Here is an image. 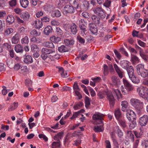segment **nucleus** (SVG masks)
I'll list each match as a JSON object with an SVG mask.
<instances>
[{
    "label": "nucleus",
    "mask_w": 148,
    "mask_h": 148,
    "mask_svg": "<svg viewBox=\"0 0 148 148\" xmlns=\"http://www.w3.org/2000/svg\"><path fill=\"white\" fill-rule=\"evenodd\" d=\"M106 95H107V99L109 102L110 106H113L115 103V99L110 91L108 90L106 91H104L102 92H100L98 94V96L100 99H103L105 97Z\"/></svg>",
    "instance_id": "obj_1"
},
{
    "label": "nucleus",
    "mask_w": 148,
    "mask_h": 148,
    "mask_svg": "<svg viewBox=\"0 0 148 148\" xmlns=\"http://www.w3.org/2000/svg\"><path fill=\"white\" fill-rule=\"evenodd\" d=\"M130 103L131 105L137 110L139 111L143 108V102L137 98H132L130 100Z\"/></svg>",
    "instance_id": "obj_2"
},
{
    "label": "nucleus",
    "mask_w": 148,
    "mask_h": 148,
    "mask_svg": "<svg viewBox=\"0 0 148 148\" xmlns=\"http://www.w3.org/2000/svg\"><path fill=\"white\" fill-rule=\"evenodd\" d=\"M129 77L132 82L135 84H138L140 82L139 79L134 74L133 67L131 66H130L126 69Z\"/></svg>",
    "instance_id": "obj_3"
},
{
    "label": "nucleus",
    "mask_w": 148,
    "mask_h": 148,
    "mask_svg": "<svg viewBox=\"0 0 148 148\" xmlns=\"http://www.w3.org/2000/svg\"><path fill=\"white\" fill-rule=\"evenodd\" d=\"M136 71L138 74L143 78H145L148 75V71L144 68L143 64H139L137 65Z\"/></svg>",
    "instance_id": "obj_4"
},
{
    "label": "nucleus",
    "mask_w": 148,
    "mask_h": 148,
    "mask_svg": "<svg viewBox=\"0 0 148 148\" xmlns=\"http://www.w3.org/2000/svg\"><path fill=\"white\" fill-rule=\"evenodd\" d=\"M93 11L95 14L99 16L101 19H103L106 17V12L101 6L95 8L93 10Z\"/></svg>",
    "instance_id": "obj_5"
},
{
    "label": "nucleus",
    "mask_w": 148,
    "mask_h": 148,
    "mask_svg": "<svg viewBox=\"0 0 148 148\" xmlns=\"http://www.w3.org/2000/svg\"><path fill=\"white\" fill-rule=\"evenodd\" d=\"M77 8H75L73 5H67L64 8L63 11L66 14H72L74 13Z\"/></svg>",
    "instance_id": "obj_6"
},
{
    "label": "nucleus",
    "mask_w": 148,
    "mask_h": 148,
    "mask_svg": "<svg viewBox=\"0 0 148 148\" xmlns=\"http://www.w3.org/2000/svg\"><path fill=\"white\" fill-rule=\"evenodd\" d=\"M139 123L142 126H145L148 123V115H144L139 118Z\"/></svg>",
    "instance_id": "obj_7"
},
{
    "label": "nucleus",
    "mask_w": 148,
    "mask_h": 148,
    "mask_svg": "<svg viewBox=\"0 0 148 148\" xmlns=\"http://www.w3.org/2000/svg\"><path fill=\"white\" fill-rule=\"evenodd\" d=\"M123 80L125 87L127 91H132L134 88L133 86L125 79L123 78Z\"/></svg>",
    "instance_id": "obj_8"
},
{
    "label": "nucleus",
    "mask_w": 148,
    "mask_h": 148,
    "mask_svg": "<svg viewBox=\"0 0 148 148\" xmlns=\"http://www.w3.org/2000/svg\"><path fill=\"white\" fill-rule=\"evenodd\" d=\"M104 115L99 112H95L92 116V118L95 120H100V122L102 123Z\"/></svg>",
    "instance_id": "obj_9"
},
{
    "label": "nucleus",
    "mask_w": 148,
    "mask_h": 148,
    "mask_svg": "<svg viewBox=\"0 0 148 148\" xmlns=\"http://www.w3.org/2000/svg\"><path fill=\"white\" fill-rule=\"evenodd\" d=\"M41 52L47 55H50L49 56H54L53 55L56 53L54 49H50L45 48H43L42 49Z\"/></svg>",
    "instance_id": "obj_10"
},
{
    "label": "nucleus",
    "mask_w": 148,
    "mask_h": 148,
    "mask_svg": "<svg viewBox=\"0 0 148 148\" xmlns=\"http://www.w3.org/2000/svg\"><path fill=\"white\" fill-rule=\"evenodd\" d=\"M126 117L129 121L136 119V115L133 110H130L126 113Z\"/></svg>",
    "instance_id": "obj_11"
},
{
    "label": "nucleus",
    "mask_w": 148,
    "mask_h": 148,
    "mask_svg": "<svg viewBox=\"0 0 148 148\" xmlns=\"http://www.w3.org/2000/svg\"><path fill=\"white\" fill-rule=\"evenodd\" d=\"M114 66L119 77L121 78H122L123 77L124 74L123 71L122 69H120L116 64H114Z\"/></svg>",
    "instance_id": "obj_12"
},
{
    "label": "nucleus",
    "mask_w": 148,
    "mask_h": 148,
    "mask_svg": "<svg viewBox=\"0 0 148 148\" xmlns=\"http://www.w3.org/2000/svg\"><path fill=\"white\" fill-rule=\"evenodd\" d=\"M145 87L143 86H140L137 88V92L139 95L142 97H145Z\"/></svg>",
    "instance_id": "obj_13"
},
{
    "label": "nucleus",
    "mask_w": 148,
    "mask_h": 148,
    "mask_svg": "<svg viewBox=\"0 0 148 148\" xmlns=\"http://www.w3.org/2000/svg\"><path fill=\"white\" fill-rule=\"evenodd\" d=\"M89 30L94 34L97 33L98 32L97 26L95 24L91 23L89 24Z\"/></svg>",
    "instance_id": "obj_14"
},
{
    "label": "nucleus",
    "mask_w": 148,
    "mask_h": 148,
    "mask_svg": "<svg viewBox=\"0 0 148 148\" xmlns=\"http://www.w3.org/2000/svg\"><path fill=\"white\" fill-rule=\"evenodd\" d=\"M58 69V72L61 75V77L63 78H66L69 76L66 71H65L63 68L62 67H57Z\"/></svg>",
    "instance_id": "obj_15"
},
{
    "label": "nucleus",
    "mask_w": 148,
    "mask_h": 148,
    "mask_svg": "<svg viewBox=\"0 0 148 148\" xmlns=\"http://www.w3.org/2000/svg\"><path fill=\"white\" fill-rule=\"evenodd\" d=\"M78 25L81 30L82 31H85V30L86 23L84 19H82L79 21Z\"/></svg>",
    "instance_id": "obj_16"
},
{
    "label": "nucleus",
    "mask_w": 148,
    "mask_h": 148,
    "mask_svg": "<svg viewBox=\"0 0 148 148\" xmlns=\"http://www.w3.org/2000/svg\"><path fill=\"white\" fill-rule=\"evenodd\" d=\"M121 110L123 112H127L129 109L128 102L126 101H123L121 102Z\"/></svg>",
    "instance_id": "obj_17"
},
{
    "label": "nucleus",
    "mask_w": 148,
    "mask_h": 148,
    "mask_svg": "<svg viewBox=\"0 0 148 148\" xmlns=\"http://www.w3.org/2000/svg\"><path fill=\"white\" fill-rule=\"evenodd\" d=\"M20 16L21 18L23 19L25 21H28L29 18L30 14L27 11L23 12L20 14Z\"/></svg>",
    "instance_id": "obj_18"
},
{
    "label": "nucleus",
    "mask_w": 148,
    "mask_h": 148,
    "mask_svg": "<svg viewBox=\"0 0 148 148\" xmlns=\"http://www.w3.org/2000/svg\"><path fill=\"white\" fill-rule=\"evenodd\" d=\"M33 25L36 28L38 29H40L43 26L42 22L38 20L34 21L33 23Z\"/></svg>",
    "instance_id": "obj_19"
},
{
    "label": "nucleus",
    "mask_w": 148,
    "mask_h": 148,
    "mask_svg": "<svg viewBox=\"0 0 148 148\" xmlns=\"http://www.w3.org/2000/svg\"><path fill=\"white\" fill-rule=\"evenodd\" d=\"M130 63L128 61L125 60H123L120 62L121 66L123 69H126L130 66Z\"/></svg>",
    "instance_id": "obj_20"
},
{
    "label": "nucleus",
    "mask_w": 148,
    "mask_h": 148,
    "mask_svg": "<svg viewBox=\"0 0 148 148\" xmlns=\"http://www.w3.org/2000/svg\"><path fill=\"white\" fill-rule=\"evenodd\" d=\"M23 61L26 64H30L33 62L32 58L31 56L29 55L26 56Z\"/></svg>",
    "instance_id": "obj_21"
},
{
    "label": "nucleus",
    "mask_w": 148,
    "mask_h": 148,
    "mask_svg": "<svg viewBox=\"0 0 148 148\" xmlns=\"http://www.w3.org/2000/svg\"><path fill=\"white\" fill-rule=\"evenodd\" d=\"M91 19L93 23L96 24H99L100 20V17L95 15H92L91 16Z\"/></svg>",
    "instance_id": "obj_22"
},
{
    "label": "nucleus",
    "mask_w": 148,
    "mask_h": 148,
    "mask_svg": "<svg viewBox=\"0 0 148 148\" xmlns=\"http://www.w3.org/2000/svg\"><path fill=\"white\" fill-rule=\"evenodd\" d=\"M114 114L117 120H119L122 117V114L120 109H117L115 110Z\"/></svg>",
    "instance_id": "obj_23"
},
{
    "label": "nucleus",
    "mask_w": 148,
    "mask_h": 148,
    "mask_svg": "<svg viewBox=\"0 0 148 148\" xmlns=\"http://www.w3.org/2000/svg\"><path fill=\"white\" fill-rule=\"evenodd\" d=\"M140 132H138L137 131H134V134L135 136L137 138H140L141 137L144 133L143 127H141L140 128Z\"/></svg>",
    "instance_id": "obj_24"
},
{
    "label": "nucleus",
    "mask_w": 148,
    "mask_h": 148,
    "mask_svg": "<svg viewBox=\"0 0 148 148\" xmlns=\"http://www.w3.org/2000/svg\"><path fill=\"white\" fill-rule=\"evenodd\" d=\"M61 15L60 12L58 10H55L51 12V16L53 18L59 17Z\"/></svg>",
    "instance_id": "obj_25"
},
{
    "label": "nucleus",
    "mask_w": 148,
    "mask_h": 148,
    "mask_svg": "<svg viewBox=\"0 0 148 148\" xmlns=\"http://www.w3.org/2000/svg\"><path fill=\"white\" fill-rule=\"evenodd\" d=\"M77 27L75 23H73L71 24L70 26V29L71 31L73 34H76L77 32Z\"/></svg>",
    "instance_id": "obj_26"
},
{
    "label": "nucleus",
    "mask_w": 148,
    "mask_h": 148,
    "mask_svg": "<svg viewBox=\"0 0 148 148\" xmlns=\"http://www.w3.org/2000/svg\"><path fill=\"white\" fill-rule=\"evenodd\" d=\"M63 133L62 132H59L57 134L53 137V138L57 142L60 141V140L62 138Z\"/></svg>",
    "instance_id": "obj_27"
},
{
    "label": "nucleus",
    "mask_w": 148,
    "mask_h": 148,
    "mask_svg": "<svg viewBox=\"0 0 148 148\" xmlns=\"http://www.w3.org/2000/svg\"><path fill=\"white\" fill-rule=\"evenodd\" d=\"M6 21L9 24H12L14 21V18L12 15L8 16L6 18Z\"/></svg>",
    "instance_id": "obj_28"
},
{
    "label": "nucleus",
    "mask_w": 148,
    "mask_h": 148,
    "mask_svg": "<svg viewBox=\"0 0 148 148\" xmlns=\"http://www.w3.org/2000/svg\"><path fill=\"white\" fill-rule=\"evenodd\" d=\"M64 43L66 46H70L74 44L75 41L73 40L65 39L64 40Z\"/></svg>",
    "instance_id": "obj_29"
},
{
    "label": "nucleus",
    "mask_w": 148,
    "mask_h": 148,
    "mask_svg": "<svg viewBox=\"0 0 148 148\" xmlns=\"http://www.w3.org/2000/svg\"><path fill=\"white\" fill-rule=\"evenodd\" d=\"M51 41L55 43H58L61 41V38L58 37L53 36L51 37L50 38Z\"/></svg>",
    "instance_id": "obj_30"
},
{
    "label": "nucleus",
    "mask_w": 148,
    "mask_h": 148,
    "mask_svg": "<svg viewBox=\"0 0 148 148\" xmlns=\"http://www.w3.org/2000/svg\"><path fill=\"white\" fill-rule=\"evenodd\" d=\"M20 2L21 7L24 8H27L29 4L28 0H20Z\"/></svg>",
    "instance_id": "obj_31"
},
{
    "label": "nucleus",
    "mask_w": 148,
    "mask_h": 148,
    "mask_svg": "<svg viewBox=\"0 0 148 148\" xmlns=\"http://www.w3.org/2000/svg\"><path fill=\"white\" fill-rule=\"evenodd\" d=\"M14 50L16 53H22L23 51V47L20 45H16L14 47Z\"/></svg>",
    "instance_id": "obj_32"
},
{
    "label": "nucleus",
    "mask_w": 148,
    "mask_h": 148,
    "mask_svg": "<svg viewBox=\"0 0 148 148\" xmlns=\"http://www.w3.org/2000/svg\"><path fill=\"white\" fill-rule=\"evenodd\" d=\"M19 41V35L17 34H16L12 38V43L13 44H16L18 43Z\"/></svg>",
    "instance_id": "obj_33"
},
{
    "label": "nucleus",
    "mask_w": 148,
    "mask_h": 148,
    "mask_svg": "<svg viewBox=\"0 0 148 148\" xmlns=\"http://www.w3.org/2000/svg\"><path fill=\"white\" fill-rule=\"evenodd\" d=\"M100 124H101L100 125H98L97 127H95L94 128V131L96 132H102L104 130V129L103 127V124L102 123H100Z\"/></svg>",
    "instance_id": "obj_34"
},
{
    "label": "nucleus",
    "mask_w": 148,
    "mask_h": 148,
    "mask_svg": "<svg viewBox=\"0 0 148 148\" xmlns=\"http://www.w3.org/2000/svg\"><path fill=\"white\" fill-rule=\"evenodd\" d=\"M58 50L61 53L67 52L69 51L68 49L64 45H62L58 47Z\"/></svg>",
    "instance_id": "obj_35"
},
{
    "label": "nucleus",
    "mask_w": 148,
    "mask_h": 148,
    "mask_svg": "<svg viewBox=\"0 0 148 148\" xmlns=\"http://www.w3.org/2000/svg\"><path fill=\"white\" fill-rule=\"evenodd\" d=\"M127 134L129 138L132 142H134V136L132 132L131 131H128Z\"/></svg>",
    "instance_id": "obj_36"
},
{
    "label": "nucleus",
    "mask_w": 148,
    "mask_h": 148,
    "mask_svg": "<svg viewBox=\"0 0 148 148\" xmlns=\"http://www.w3.org/2000/svg\"><path fill=\"white\" fill-rule=\"evenodd\" d=\"M52 32V27L50 26H48L45 27L44 31V34L46 35H49Z\"/></svg>",
    "instance_id": "obj_37"
},
{
    "label": "nucleus",
    "mask_w": 148,
    "mask_h": 148,
    "mask_svg": "<svg viewBox=\"0 0 148 148\" xmlns=\"http://www.w3.org/2000/svg\"><path fill=\"white\" fill-rule=\"evenodd\" d=\"M112 92L114 94H115L118 99L122 98V95L121 94V92L117 89H113L112 90Z\"/></svg>",
    "instance_id": "obj_38"
},
{
    "label": "nucleus",
    "mask_w": 148,
    "mask_h": 148,
    "mask_svg": "<svg viewBox=\"0 0 148 148\" xmlns=\"http://www.w3.org/2000/svg\"><path fill=\"white\" fill-rule=\"evenodd\" d=\"M18 104L17 102H14L8 108V111H11L14 110L18 107Z\"/></svg>",
    "instance_id": "obj_39"
},
{
    "label": "nucleus",
    "mask_w": 148,
    "mask_h": 148,
    "mask_svg": "<svg viewBox=\"0 0 148 148\" xmlns=\"http://www.w3.org/2000/svg\"><path fill=\"white\" fill-rule=\"evenodd\" d=\"M60 141L53 142L51 145V148H60L61 144Z\"/></svg>",
    "instance_id": "obj_40"
},
{
    "label": "nucleus",
    "mask_w": 148,
    "mask_h": 148,
    "mask_svg": "<svg viewBox=\"0 0 148 148\" xmlns=\"http://www.w3.org/2000/svg\"><path fill=\"white\" fill-rule=\"evenodd\" d=\"M112 82L114 85H116L120 81L117 77L115 76H112L111 77Z\"/></svg>",
    "instance_id": "obj_41"
},
{
    "label": "nucleus",
    "mask_w": 148,
    "mask_h": 148,
    "mask_svg": "<svg viewBox=\"0 0 148 148\" xmlns=\"http://www.w3.org/2000/svg\"><path fill=\"white\" fill-rule=\"evenodd\" d=\"M136 119H134L131 120L132 121L130 123L129 126V128L131 130L133 129L136 127Z\"/></svg>",
    "instance_id": "obj_42"
},
{
    "label": "nucleus",
    "mask_w": 148,
    "mask_h": 148,
    "mask_svg": "<svg viewBox=\"0 0 148 148\" xmlns=\"http://www.w3.org/2000/svg\"><path fill=\"white\" fill-rule=\"evenodd\" d=\"M30 34L31 35L37 36H40V33L39 32H38L36 30L33 29L31 31Z\"/></svg>",
    "instance_id": "obj_43"
},
{
    "label": "nucleus",
    "mask_w": 148,
    "mask_h": 148,
    "mask_svg": "<svg viewBox=\"0 0 148 148\" xmlns=\"http://www.w3.org/2000/svg\"><path fill=\"white\" fill-rule=\"evenodd\" d=\"M45 46L48 48L53 49L54 47L53 43L50 41H47L44 42V43Z\"/></svg>",
    "instance_id": "obj_44"
},
{
    "label": "nucleus",
    "mask_w": 148,
    "mask_h": 148,
    "mask_svg": "<svg viewBox=\"0 0 148 148\" xmlns=\"http://www.w3.org/2000/svg\"><path fill=\"white\" fill-rule=\"evenodd\" d=\"M131 61L132 63L138 62L139 61V58L136 56L134 55H131Z\"/></svg>",
    "instance_id": "obj_45"
},
{
    "label": "nucleus",
    "mask_w": 148,
    "mask_h": 148,
    "mask_svg": "<svg viewBox=\"0 0 148 148\" xmlns=\"http://www.w3.org/2000/svg\"><path fill=\"white\" fill-rule=\"evenodd\" d=\"M84 101L85 104V107L88 108L90 104V98H89L88 97L86 96L85 97Z\"/></svg>",
    "instance_id": "obj_46"
},
{
    "label": "nucleus",
    "mask_w": 148,
    "mask_h": 148,
    "mask_svg": "<svg viewBox=\"0 0 148 148\" xmlns=\"http://www.w3.org/2000/svg\"><path fill=\"white\" fill-rule=\"evenodd\" d=\"M139 54L141 57L145 61H147L148 59V57L145 55L143 51H139Z\"/></svg>",
    "instance_id": "obj_47"
},
{
    "label": "nucleus",
    "mask_w": 148,
    "mask_h": 148,
    "mask_svg": "<svg viewBox=\"0 0 148 148\" xmlns=\"http://www.w3.org/2000/svg\"><path fill=\"white\" fill-rule=\"evenodd\" d=\"M31 50L33 52H39V49L35 44L32 45L31 46Z\"/></svg>",
    "instance_id": "obj_48"
},
{
    "label": "nucleus",
    "mask_w": 148,
    "mask_h": 148,
    "mask_svg": "<svg viewBox=\"0 0 148 148\" xmlns=\"http://www.w3.org/2000/svg\"><path fill=\"white\" fill-rule=\"evenodd\" d=\"M69 2L70 5H73L75 8H78V4L75 0H69Z\"/></svg>",
    "instance_id": "obj_49"
},
{
    "label": "nucleus",
    "mask_w": 148,
    "mask_h": 148,
    "mask_svg": "<svg viewBox=\"0 0 148 148\" xmlns=\"http://www.w3.org/2000/svg\"><path fill=\"white\" fill-rule=\"evenodd\" d=\"M112 140L113 143L114 148H119V144L115 138L112 137Z\"/></svg>",
    "instance_id": "obj_50"
},
{
    "label": "nucleus",
    "mask_w": 148,
    "mask_h": 148,
    "mask_svg": "<svg viewBox=\"0 0 148 148\" xmlns=\"http://www.w3.org/2000/svg\"><path fill=\"white\" fill-rule=\"evenodd\" d=\"M117 129V132L118 136L119 138H122L123 136V133L122 131L119 128V126L116 127Z\"/></svg>",
    "instance_id": "obj_51"
},
{
    "label": "nucleus",
    "mask_w": 148,
    "mask_h": 148,
    "mask_svg": "<svg viewBox=\"0 0 148 148\" xmlns=\"http://www.w3.org/2000/svg\"><path fill=\"white\" fill-rule=\"evenodd\" d=\"M29 42V38L27 36H26L21 40L22 44H28Z\"/></svg>",
    "instance_id": "obj_52"
},
{
    "label": "nucleus",
    "mask_w": 148,
    "mask_h": 148,
    "mask_svg": "<svg viewBox=\"0 0 148 148\" xmlns=\"http://www.w3.org/2000/svg\"><path fill=\"white\" fill-rule=\"evenodd\" d=\"M14 31V29L12 28H8L5 31V34L6 35H8L10 34Z\"/></svg>",
    "instance_id": "obj_53"
},
{
    "label": "nucleus",
    "mask_w": 148,
    "mask_h": 148,
    "mask_svg": "<svg viewBox=\"0 0 148 148\" xmlns=\"http://www.w3.org/2000/svg\"><path fill=\"white\" fill-rule=\"evenodd\" d=\"M121 125L123 128H125L126 127L125 121L124 119H120L117 120Z\"/></svg>",
    "instance_id": "obj_54"
},
{
    "label": "nucleus",
    "mask_w": 148,
    "mask_h": 148,
    "mask_svg": "<svg viewBox=\"0 0 148 148\" xmlns=\"http://www.w3.org/2000/svg\"><path fill=\"white\" fill-rule=\"evenodd\" d=\"M56 33L58 35L61 36L63 34V32L62 29L59 27L56 28Z\"/></svg>",
    "instance_id": "obj_55"
},
{
    "label": "nucleus",
    "mask_w": 148,
    "mask_h": 148,
    "mask_svg": "<svg viewBox=\"0 0 148 148\" xmlns=\"http://www.w3.org/2000/svg\"><path fill=\"white\" fill-rule=\"evenodd\" d=\"M77 38L79 43L82 44H84L85 42V40L84 38L80 36H77Z\"/></svg>",
    "instance_id": "obj_56"
},
{
    "label": "nucleus",
    "mask_w": 148,
    "mask_h": 148,
    "mask_svg": "<svg viewBox=\"0 0 148 148\" xmlns=\"http://www.w3.org/2000/svg\"><path fill=\"white\" fill-rule=\"evenodd\" d=\"M25 84L27 87H31L32 86V82L31 80L27 79L25 80Z\"/></svg>",
    "instance_id": "obj_57"
},
{
    "label": "nucleus",
    "mask_w": 148,
    "mask_h": 148,
    "mask_svg": "<svg viewBox=\"0 0 148 148\" xmlns=\"http://www.w3.org/2000/svg\"><path fill=\"white\" fill-rule=\"evenodd\" d=\"M5 24L4 21L0 20V32H2L4 28Z\"/></svg>",
    "instance_id": "obj_58"
},
{
    "label": "nucleus",
    "mask_w": 148,
    "mask_h": 148,
    "mask_svg": "<svg viewBox=\"0 0 148 148\" xmlns=\"http://www.w3.org/2000/svg\"><path fill=\"white\" fill-rule=\"evenodd\" d=\"M111 4V1L110 0H106L103 5L107 8L110 6Z\"/></svg>",
    "instance_id": "obj_59"
},
{
    "label": "nucleus",
    "mask_w": 148,
    "mask_h": 148,
    "mask_svg": "<svg viewBox=\"0 0 148 148\" xmlns=\"http://www.w3.org/2000/svg\"><path fill=\"white\" fill-rule=\"evenodd\" d=\"M17 3L16 0H11L9 1L10 5L11 7L15 6Z\"/></svg>",
    "instance_id": "obj_60"
},
{
    "label": "nucleus",
    "mask_w": 148,
    "mask_h": 148,
    "mask_svg": "<svg viewBox=\"0 0 148 148\" xmlns=\"http://www.w3.org/2000/svg\"><path fill=\"white\" fill-rule=\"evenodd\" d=\"M31 41L34 43H39L40 42L38 39H37L35 37H33L31 39Z\"/></svg>",
    "instance_id": "obj_61"
},
{
    "label": "nucleus",
    "mask_w": 148,
    "mask_h": 148,
    "mask_svg": "<svg viewBox=\"0 0 148 148\" xmlns=\"http://www.w3.org/2000/svg\"><path fill=\"white\" fill-rule=\"evenodd\" d=\"M139 32L134 30L132 32V35L134 37H137L138 38H141L140 36L138 35Z\"/></svg>",
    "instance_id": "obj_62"
},
{
    "label": "nucleus",
    "mask_w": 148,
    "mask_h": 148,
    "mask_svg": "<svg viewBox=\"0 0 148 148\" xmlns=\"http://www.w3.org/2000/svg\"><path fill=\"white\" fill-rule=\"evenodd\" d=\"M68 2V0H59L58 5H60V6H62L67 3Z\"/></svg>",
    "instance_id": "obj_63"
},
{
    "label": "nucleus",
    "mask_w": 148,
    "mask_h": 148,
    "mask_svg": "<svg viewBox=\"0 0 148 148\" xmlns=\"http://www.w3.org/2000/svg\"><path fill=\"white\" fill-rule=\"evenodd\" d=\"M142 144L144 148H148V140H144L143 141Z\"/></svg>",
    "instance_id": "obj_64"
}]
</instances>
